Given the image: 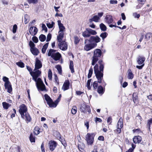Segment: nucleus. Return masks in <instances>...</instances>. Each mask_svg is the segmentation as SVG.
Returning <instances> with one entry per match:
<instances>
[{
    "label": "nucleus",
    "instance_id": "f257e3e1",
    "mask_svg": "<svg viewBox=\"0 0 152 152\" xmlns=\"http://www.w3.org/2000/svg\"><path fill=\"white\" fill-rule=\"evenodd\" d=\"M41 72L39 70H36L32 72H30V75L32 77V79L36 82L37 87L39 91H46L45 86L43 81L40 78H37L40 76Z\"/></svg>",
    "mask_w": 152,
    "mask_h": 152
},
{
    "label": "nucleus",
    "instance_id": "f03ea898",
    "mask_svg": "<svg viewBox=\"0 0 152 152\" xmlns=\"http://www.w3.org/2000/svg\"><path fill=\"white\" fill-rule=\"evenodd\" d=\"M100 64L99 69L98 68V65L96 64L94 66V70L96 77L99 83H101L103 79V71L104 68V64L101 60L99 61Z\"/></svg>",
    "mask_w": 152,
    "mask_h": 152
},
{
    "label": "nucleus",
    "instance_id": "7ed1b4c3",
    "mask_svg": "<svg viewBox=\"0 0 152 152\" xmlns=\"http://www.w3.org/2000/svg\"><path fill=\"white\" fill-rule=\"evenodd\" d=\"M48 56L51 57L56 61H59L61 57V55L56 50L50 49L49 50Z\"/></svg>",
    "mask_w": 152,
    "mask_h": 152
},
{
    "label": "nucleus",
    "instance_id": "20e7f679",
    "mask_svg": "<svg viewBox=\"0 0 152 152\" xmlns=\"http://www.w3.org/2000/svg\"><path fill=\"white\" fill-rule=\"evenodd\" d=\"M102 51L100 49H96L94 52V55L92 57V65H94L100 58L102 55Z\"/></svg>",
    "mask_w": 152,
    "mask_h": 152
},
{
    "label": "nucleus",
    "instance_id": "39448f33",
    "mask_svg": "<svg viewBox=\"0 0 152 152\" xmlns=\"http://www.w3.org/2000/svg\"><path fill=\"white\" fill-rule=\"evenodd\" d=\"M3 80L5 82L4 86L6 89H7V91L9 93H11L12 91V88L11 83L7 77L4 76L2 78Z\"/></svg>",
    "mask_w": 152,
    "mask_h": 152
},
{
    "label": "nucleus",
    "instance_id": "423d86ee",
    "mask_svg": "<svg viewBox=\"0 0 152 152\" xmlns=\"http://www.w3.org/2000/svg\"><path fill=\"white\" fill-rule=\"evenodd\" d=\"M95 134L93 133H87L85 136L86 140L88 145H92L94 142Z\"/></svg>",
    "mask_w": 152,
    "mask_h": 152
},
{
    "label": "nucleus",
    "instance_id": "0eeeda50",
    "mask_svg": "<svg viewBox=\"0 0 152 152\" xmlns=\"http://www.w3.org/2000/svg\"><path fill=\"white\" fill-rule=\"evenodd\" d=\"M88 40L87 39H86L85 40L84 43L86 44L85 45L84 49L87 51H89L91 49L95 47L97 45V44L96 43H90L88 44H86L87 41Z\"/></svg>",
    "mask_w": 152,
    "mask_h": 152
},
{
    "label": "nucleus",
    "instance_id": "6e6552de",
    "mask_svg": "<svg viewBox=\"0 0 152 152\" xmlns=\"http://www.w3.org/2000/svg\"><path fill=\"white\" fill-rule=\"evenodd\" d=\"M27 108L25 105H20V106L18 111L23 118H24V114L27 113Z\"/></svg>",
    "mask_w": 152,
    "mask_h": 152
},
{
    "label": "nucleus",
    "instance_id": "1a4fd4ad",
    "mask_svg": "<svg viewBox=\"0 0 152 152\" xmlns=\"http://www.w3.org/2000/svg\"><path fill=\"white\" fill-rule=\"evenodd\" d=\"M101 39L98 36H91L89 38L88 41L90 43L95 42V43L96 44L100 41Z\"/></svg>",
    "mask_w": 152,
    "mask_h": 152
},
{
    "label": "nucleus",
    "instance_id": "9d476101",
    "mask_svg": "<svg viewBox=\"0 0 152 152\" xmlns=\"http://www.w3.org/2000/svg\"><path fill=\"white\" fill-rule=\"evenodd\" d=\"M117 132L118 133H120L121 132V129L123 127V120L121 118H119L117 124Z\"/></svg>",
    "mask_w": 152,
    "mask_h": 152
},
{
    "label": "nucleus",
    "instance_id": "9b49d317",
    "mask_svg": "<svg viewBox=\"0 0 152 152\" xmlns=\"http://www.w3.org/2000/svg\"><path fill=\"white\" fill-rule=\"evenodd\" d=\"M58 47L61 50H65L67 48V45L64 41L59 43L58 44Z\"/></svg>",
    "mask_w": 152,
    "mask_h": 152
},
{
    "label": "nucleus",
    "instance_id": "f8f14e48",
    "mask_svg": "<svg viewBox=\"0 0 152 152\" xmlns=\"http://www.w3.org/2000/svg\"><path fill=\"white\" fill-rule=\"evenodd\" d=\"M29 31L30 34L32 36H35L37 32L38 29L36 27L32 26L30 27Z\"/></svg>",
    "mask_w": 152,
    "mask_h": 152
},
{
    "label": "nucleus",
    "instance_id": "ddd939ff",
    "mask_svg": "<svg viewBox=\"0 0 152 152\" xmlns=\"http://www.w3.org/2000/svg\"><path fill=\"white\" fill-rule=\"evenodd\" d=\"M80 108L81 111L83 113H85L87 111L88 112H90V107L89 105H81Z\"/></svg>",
    "mask_w": 152,
    "mask_h": 152
},
{
    "label": "nucleus",
    "instance_id": "4468645a",
    "mask_svg": "<svg viewBox=\"0 0 152 152\" xmlns=\"http://www.w3.org/2000/svg\"><path fill=\"white\" fill-rule=\"evenodd\" d=\"M42 66V64L41 61L37 59L35 63V68L34 71L38 70L39 69L41 68Z\"/></svg>",
    "mask_w": 152,
    "mask_h": 152
},
{
    "label": "nucleus",
    "instance_id": "2eb2a0df",
    "mask_svg": "<svg viewBox=\"0 0 152 152\" xmlns=\"http://www.w3.org/2000/svg\"><path fill=\"white\" fill-rule=\"evenodd\" d=\"M49 148L50 150L53 151L56 146V143L54 141H51L49 142Z\"/></svg>",
    "mask_w": 152,
    "mask_h": 152
},
{
    "label": "nucleus",
    "instance_id": "dca6fc26",
    "mask_svg": "<svg viewBox=\"0 0 152 152\" xmlns=\"http://www.w3.org/2000/svg\"><path fill=\"white\" fill-rule=\"evenodd\" d=\"M105 21L108 24L112 23L113 21L112 16L110 15H107L105 18Z\"/></svg>",
    "mask_w": 152,
    "mask_h": 152
},
{
    "label": "nucleus",
    "instance_id": "f3484780",
    "mask_svg": "<svg viewBox=\"0 0 152 152\" xmlns=\"http://www.w3.org/2000/svg\"><path fill=\"white\" fill-rule=\"evenodd\" d=\"M145 58L141 56H139L137 59V62L138 64L141 65L144 64V62L145 60Z\"/></svg>",
    "mask_w": 152,
    "mask_h": 152
},
{
    "label": "nucleus",
    "instance_id": "a211bd4d",
    "mask_svg": "<svg viewBox=\"0 0 152 152\" xmlns=\"http://www.w3.org/2000/svg\"><path fill=\"white\" fill-rule=\"evenodd\" d=\"M44 96L48 104H53L52 100L48 94H45Z\"/></svg>",
    "mask_w": 152,
    "mask_h": 152
},
{
    "label": "nucleus",
    "instance_id": "6ab92c4d",
    "mask_svg": "<svg viewBox=\"0 0 152 152\" xmlns=\"http://www.w3.org/2000/svg\"><path fill=\"white\" fill-rule=\"evenodd\" d=\"M142 139V138L140 136H136L134 137L133 141L134 143H137L140 142Z\"/></svg>",
    "mask_w": 152,
    "mask_h": 152
},
{
    "label": "nucleus",
    "instance_id": "aec40b11",
    "mask_svg": "<svg viewBox=\"0 0 152 152\" xmlns=\"http://www.w3.org/2000/svg\"><path fill=\"white\" fill-rule=\"evenodd\" d=\"M57 23L60 31H64L65 29L63 25L61 23L60 20H58Z\"/></svg>",
    "mask_w": 152,
    "mask_h": 152
},
{
    "label": "nucleus",
    "instance_id": "412c9836",
    "mask_svg": "<svg viewBox=\"0 0 152 152\" xmlns=\"http://www.w3.org/2000/svg\"><path fill=\"white\" fill-rule=\"evenodd\" d=\"M64 31H59L58 32L59 35L57 37V39L59 42H60L62 39L63 38L64 35Z\"/></svg>",
    "mask_w": 152,
    "mask_h": 152
},
{
    "label": "nucleus",
    "instance_id": "4be33fe9",
    "mask_svg": "<svg viewBox=\"0 0 152 152\" xmlns=\"http://www.w3.org/2000/svg\"><path fill=\"white\" fill-rule=\"evenodd\" d=\"M69 82L68 80L66 81L64 83L62 88L64 91L68 89L69 88Z\"/></svg>",
    "mask_w": 152,
    "mask_h": 152
},
{
    "label": "nucleus",
    "instance_id": "5701e85b",
    "mask_svg": "<svg viewBox=\"0 0 152 152\" xmlns=\"http://www.w3.org/2000/svg\"><path fill=\"white\" fill-rule=\"evenodd\" d=\"M100 19V18L97 15H94L93 18L90 19L89 20V22H91L94 21L96 22H97Z\"/></svg>",
    "mask_w": 152,
    "mask_h": 152
},
{
    "label": "nucleus",
    "instance_id": "b1692460",
    "mask_svg": "<svg viewBox=\"0 0 152 152\" xmlns=\"http://www.w3.org/2000/svg\"><path fill=\"white\" fill-rule=\"evenodd\" d=\"M92 152H104V151L102 148H101L99 149V147L95 145L94 146V149L92 151Z\"/></svg>",
    "mask_w": 152,
    "mask_h": 152
},
{
    "label": "nucleus",
    "instance_id": "393cba45",
    "mask_svg": "<svg viewBox=\"0 0 152 152\" xmlns=\"http://www.w3.org/2000/svg\"><path fill=\"white\" fill-rule=\"evenodd\" d=\"M142 121L141 117L139 115L136 116V124L138 126L141 124V121Z\"/></svg>",
    "mask_w": 152,
    "mask_h": 152
},
{
    "label": "nucleus",
    "instance_id": "a878e982",
    "mask_svg": "<svg viewBox=\"0 0 152 152\" xmlns=\"http://www.w3.org/2000/svg\"><path fill=\"white\" fill-rule=\"evenodd\" d=\"M24 114L25 117L24 119H26V121L27 122V123H28V122L31 121V118L29 114L28 113H26Z\"/></svg>",
    "mask_w": 152,
    "mask_h": 152
},
{
    "label": "nucleus",
    "instance_id": "bb28decb",
    "mask_svg": "<svg viewBox=\"0 0 152 152\" xmlns=\"http://www.w3.org/2000/svg\"><path fill=\"white\" fill-rule=\"evenodd\" d=\"M132 99L134 103L137 104L138 102L137 94L134 93L132 95Z\"/></svg>",
    "mask_w": 152,
    "mask_h": 152
},
{
    "label": "nucleus",
    "instance_id": "cd10ccee",
    "mask_svg": "<svg viewBox=\"0 0 152 152\" xmlns=\"http://www.w3.org/2000/svg\"><path fill=\"white\" fill-rule=\"evenodd\" d=\"M30 50L32 53L34 55L37 56L38 55L39 53L38 49L35 48L30 49Z\"/></svg>",
    "mask_w": 152,
    "mask_h": 152
},
{
    "label": "nucleus",
    "instance_id": "c85d7f7f",
    "mask_svg": "<svg viewBox=\"0 0 152 152\" xmlns=\"http://www.w3.org/2000/svg\"><path fill=\"white\" fill-rule=\"evenodd\" d=\"M82 35L84 37H89L90 36L89 31L88 28H86V30L83 33Z\"/></svg>",
    "mask_w": 152,
    "mask_h": 152
},
{
    "label": "nucleus",
    "instance_id": "c756f323",
    "mask_svg": "<svg viewBox=\"0 0 152 152\" xmlns=\"http://www.w3.org/2000/svg\"><path fill=\"white\" fill-rule=\"evenodd\" d=\"M127 77L128 79H132L133 77V75L130 69L128 70Z\"/></svg>",
    "mask_w": 152,
    "mask_h": 152
},
{
    "label": "nucleus",
    "instance_id": "7c9ffc66",
    "mask_svg": "<svg viewBox=\"0 0 152 152\" xmlns=\"http://www.w3.org/2000/svg\"><path fill=\"white\" fill-rule=\"evenodd\" d=\"M48 43H47L43 46L42 49V52L43 53H45L46 50L48 47Z\"/></svg>",
    "mask_w": 152,
    "mask_h": 152
},
{
    "label": "nucleus",
    "instance_id": "2f4dec72",
    "mask_svg": "<svg viewBox=\"0 0 152 152\" xmlns=\"http://www.w3.org/2000/svg\"><path fill=\"white\" fill-rule=\"evenodd\" d=\"M73 62L72 61H70L69 69L71 71V72L73 73L74 72V70L73 68Z\"/></svg>",
    "mask_w": 152,
    "mask_h": 152
},
{
    "label": "nucleus",
    "instance_id": "473e14b6",
    "mask_svg": "<svg viewBox=\"0 0 152 152\" xmlns=\"http://www.w3.org/2000/svg\"><path fill=\"white\" fill-rule=\"evenodd\" d=\"M104 90L103 87L100 86H99L97 89V91L98 93L99 94H102L104 92Z\"/></svg>",
    "mask_w": 152,
    "mask_h": 152
},
{
    "label": "nucleus",
    "instance_id": "72a5a7b5",
    "mask_svg": "<svg viewBox=\"0 0 152 152\" xmlns=\"http://www.w3.org/2000/svg\"><path fill=\"white\" fill-rule=\"evenodd\" d=\"M46 25L47 27L49 28H53L55 25V23L53 21L47 23Z\"/></svg>",
    "mask_w": 152,
    "mask_h": 152
},
{
    "label": "nucleus",
    "instance_id": "f704fd0d",
    "mask_svg": "<svg viewBox=\"0 0 152 152\" xmlns=\"http://www.w3.org/2000/svg\"><path fill=\"white\" fill-rule=\"evenodd\" d=\"M89 31L90 35H95L97 34V32L95 30H93L90 28H87Z\"/></svg>",
    "mask_w": 152,
    "mask_h": 152
},
{
    "label": "nucleus",
    "instance_id": "c9c22d12",
    "mask_svg": "<svg viewBox=\"0 0 152 152\" xmlns=\"http://www.w3.org/2000/svg\"><path fill=\"white\" fill-rule=\"evenodd\" d=\"M40 132L39 131V129L38 126H36L34 130V134L36 135H37L39 134Z\"/></svg>",
    "mask_w": 152,
    "mask_h": 152
},
{
    "label": "nucleus",
    "instance_id": "e433bc0d",
    "mask_svg": "<svg viewBox=\"0 0 152 152\" xmlns=\"http://www.w3.org/2000/svg\"><path fill=\"white\" fill-rule=\"evenodd\" d=\"M99 26L101 29L103 31H105L106 30L107 28L106 26L103 23H101L100 24Z\"/></svg>",
    "mask_w": 152,
    "mask_h": 152
},
{
    "label": "nucleus",
    "instance_id": "4c0bfd02",
    "mask_svg": "<svg viewBox=\"0 0 152 152\" xmlns=\"http://www.w3.org/2000/svg\"><path fill=\"white\" fill-rule=\"evenodd\" d=\"M108 35L107 33L106 32H104L101 34L100 36L102 38V39L104 40L105 38Z\"/></svg>",
    "mask_w": 152,
    "mask_h": 152
},
{
    "label": "nucleus",
    "instance_id": "58836bf2",
    "mask_svg": "<svg viewBox=\"0 0 152 152\" xmlns=\"http://www.w3.org/2000/svg\"><path fill=\"white\" fill-rule=\"evenodd\" d=\"M39 40L41 42H44L46 39V36L43 34H41L39 37Z\"/></svg>",
    "mask_w": 152,
    "mask_h": 152
},
{
    "label": "nucleus",
    "instance_id": "ea45409f",
    "mask_svg": "<svg viewBox=\"0 0 152 152\" xmlns=\"http://www.w3.org/2000/svg\"><path fill=\"white\" fill-rule=\"evenodd\" d=\"M55 67L58 70L59 73L61 74L62 72V68L61 66L60 65H56Z\"/></svg>",
    "mask_w": 152,
    "mask_h": 152
},
{
    "label": "nucleus",
    "instance_id": "a19ab883",
    "mask_svg": "<svg viewBox=\"0 0 152 152\" xmlns=\"http://www.w3.org/2000/svg\"><path fill=\"white\" fill-rule=\"evenodd\" d=\"M93 69L91 67L90 68L88 75V78H89L91 77L93 72Z\"/></svg>",
    "mask_w": 152,
    "mask_h": 152
},
{
    "label": "nucleus",
    "instance_id": "79ce46f5",
    "mask_svg": "<svg viewBox=\"0 0 152 152\" xmlns=\"http://www.w3.org/2000/svg\"><path fill=\"white\" fill-rule=\"evenodd\" d=\"M74 42L75 44H77L79 42L80 39L77 36H75L74 37Z\"/></svg>",
    "mask_w": 152,
    "mask_h": 152
},
{
    "label": "nucleus",
    "instance_id": "37998d69",
    "mask_svg": "<svg viewBox=\"0 0 152 152\" xmlns=\"http://www.w3.org/2000/svg\"><path fill=\"white\" fill-rule=\"evenodd\" d=\"M17 65L18 66H19L23 68L24 67V64L21 62H18L16 63Z\"/></svg>",
    "mask_w": 152,
    "mask_h": 152
},
{
    "label": "nucleus",
    "instance_id": "c03bdc74",
    "mask_svg": "<svg viewBox=\"0 0 152 152\" xmlns=\"http://www.w3.org/2000/svg\"><path fill=\"white\" fill-rule=\"evenodd\" d=\"M29 139L31 142H34L35 141V137L33 136L32 134H31L30 135Z\"/></svg>",
    "mask_w": 152,
    "mask_h": 152
},
{
    "label": "nucleus",
    "instance_id": "a18cd8bd",
    "mask_svg": "<svg viewBox=\"0 0 152 152\" xmlns=\"http://www.w3.org/2000/svg\"><path fill=\"white\" fill-rule=\"evenodd\" d=\"M27 1L29 4H36L38 2V0H27Z\"/></svg>",
    "mask_w": 152,
    "mask_h": 152
},
{
    "label": "nucleus",
    "instance_id": "49530a36",
    "mask_svg": "<svg viewBox=\"0 0 152 152\" xmlns=\"http://www.w3.org/2000/svg\"><path fill=\"white\" fill-rule=\"evenodd\" d=\"M48 76L49 79L50 80H51L52 78V72L51 70L50 69H49L48 71Z\"/></svg>",
    "mask_w": 152,
    "mask_h": 152
},
{
    "label": "nucleus",
    "instance_id": "de8ad7c7",
    "mask_svg": "<svg viewBox=\"0 0 152 152\" xmlns=\"http://www.w3.org/2000/svg\"><path fill=\"white\" fill-rule=\"evenodd\" d=\"M152 124V118L149 119L148 121L147 126L148 127V129H150V126Z\"/></svg>",
    "mask_w": 152,
    "mask_h": 152
},
{
    "label": "nucleus",
    "instance_id": "09e8293b",
    "mask_svg": "<svg viewBox=\"0 0 152 152\" xmlns=\"http://www.w3.org/2000/svg\"><path fill=\"white\" fill-rule=\"evenodd\" d=\"M77 108L75 107H73L71 110L72 113L73 114H75L77 112Z\"/></svg>",
    "mask_w": 152,
    "mask_h": 152
},
{
    "label": "nucleus",
    "instance_id": "8fccbe9b",
    "mask_svg": "<svg viewBox=\"0 0 152 152\" xmlns=\"http://www.w3.org/2000/svg\"><path fill=\"white\" fill-rule=\"evenodd\" d=\"M29 45L31 48L30 49H32L35 48V44L31 41H30L29 42Z\"/></svg>",
    "mask_w": 152,
    "mask_h": 152
},
{
    "label": "nucleus",
    "instance_id": "3c124183",
    "mask_svg": "<svg viewBox=\"0 0 152 152\" xmlns=\"http://www.w3.org/2000/svg\"><path fill=\"white\" fill-rule=\"evenodd\" d=\"M33 41L35 43H37L38 42V38L36 36H34L32 38Z\"/></svg>",
    "mask_w": 152,
    "mask_h": 152
},
{
    "label": "nucleus",
    "instance_id": "603ef678",
    "mask_svg": "<svg viewBox=\"0 0 152 152\" xmlns=\"http://www.w3.org/2000/svg\"><path fill=\"white\" fill-rule=\"evenodd\" d=\"M133 15L135 18H139L140 17V14H137L136 12L133 13Z\"/></svg>",
    "mask_w": 152,
    "mask_h": 152
},
{
    "label": "nucleus",
    "instance_id": "864d4df0",
    "mask_svg": "<svg viewBox=\"0 0 152 152\" xmlns=\"http://www.w3.org/2000/svg\"><path fill=\"white\" fill-rule=\"evenodd\" d=\"M17 28V25L16 24H15L13 26L12 30V32L14 33L16 32Z\"/></svg>",
    "mask_w": 152,
    "mask_h": 152
},
{
    "label": "nucleus",
    "instance_id": "5fc2aeb1",
    "mask_svg": "<svg viewBox=\"0 0 152 152\" xmlns=\"http://www.w3.org/2000/svg\"><path fill=\"white\" fill-rule=\"evenodd\" d=\"M98 82L99 83V82L98 81H95L94 82V83H93V86L94 88L95 89H96L98 86Z\"/></svg>",
    "mask_w": 152,
    "mask_h": 152
},
{
    "label": "nucleus",
    "instance_id": "6e6d98bb",
    "mask_svg": "<svg viewBox=\"0 0 152 152\" xmlns=\"http://www.w3.org/2000/svg\"><path fill=\"white\" fill-rule=\"evenodd\" d=\"M91 79L88 80L87 81V86L88 88L89 89H90V83L91 82Z\"/></svg>",
    "mask_w": 152,
    "mask_h": 152
},
{
    "label": "nucleus",
    "instance_id": "4d7b16f0",
    "mask_svg": "<svg viewBox=\"0 0 152 152\" xmlns=\"http://www.w3.org/2000/svg\"><path fill=\"white\" fill-rule=\"evenodd\" d=\"M51 38V34L49 33L48 34L47 36V39L46 40L47 42H48L50 41V40Z\"/></svg>",
    "mask_w": 152,
    "mask_h": 152
},
{
    "label": "nucleus",
    "instance_id": "13d9d810",
    "mask_svg": "<svg viewBox=\"0 0 152 152\" xmlns=\"http://www.w3.org/2000/svg\"><path fill=\"white\" fill-rule=\"evenodd\" d=\"M42 28L43 30H44L45 31V32H47L48 31L47 28L46 26L45 25L43 24L42 25Z\"/></svg>",
    "mask_w": 152,
    "mask_h": 152
},
{
    "label": "nucleus",
    "instance_id": "bf43d9fd",
    "mask_svg": "<svg viewBox=\"0 0 152 152\" xmlns=\"http://www.w3.org/2000/svg\"><path fill=\"white\" fill-rule=\"evenodd\" d=\"M110 4H115L117 3V1L116 0H111L110 1Z\"/></svg>",
    "mask_w": 152,
    "mask_h": 152
},
{
    "label": "nucleus",
    "instance_id": "052dcab7",
    "mask_svg": "<svg viewBox=\"0 0 152 152\" xmlns=\"http://www.w3.org/2000/svg\"><path fill=\"white\" fill-rule=\"evenodd\" d=\"M84 125L85 126L87 127V129H88L89 128V122L88 121H85L84 122Z\"/></svg>",
    "mask_w": 152,
    "mask_h": 152
},
{
    "label": "nucleus",
    "instance_id": "680f3d73",
    "mask_svg": "<svg viewBox=\"0 0 152 152\" xmlns=\"http://www.w3.org/2000/svg\"><path fill=\"white\" fill-rule=\"evenodd\" d=\"M112 118L111 117H109L107 119V122L108 123H110L109 124H110L112 121Z\"/></svg>",
    "mask_w": 152,
    "mask_h": 152
},
{
    "label": "nucleus",
    "instance_id": "e2e57ef3",
    "mask_svg": "<svg viewBox=\"0 0 152 152\" xmlns=\"http://www.w3.org/2000/svg\"><path fill=\"white\" fill-rule=\"evenodd\" d=\"M95 121L96 123L100 122L102 121V120L99 118L96 117L95 118Z\"/></svg>",
    "mask_w": 152,
    "mask_h": 152
},
{
    "label": "nucleus",
    "instance_id": "0e129e2a",
    "mask_svg": "<svg viewBox=\"0 0 152 152\" xmlns=\"http://www.w3.org/2000/svg\"><path fill=\"white\" fill-rule=\"evenodd\" d=\"M141 65L140 66H138L137 65L136 66V68L139 69H142V67L144 65V64H141Z\"/></svg>",
    "mask_w": 152,
    "mask_h": 152
},
{
    "label": "nucleus",
    "instance_id": "69168bd1",
    "mask_svg": "<svg viewBox=\"0 0 152 152\" xmlns=\"http://www.w3.org/2000/svg\"><path fill=\"white\" fill-rule=\"evenodd\" d=\"M60 99L59 98H57V99L55 101L54 103H53V104H57L60 101Z\"/></svg>",
    "mask_w": 152,
    "mask_h": 152
},
{
    "label": "nucleus",
    "instance_id": "338daca9",
    "mask_svg": "<svg viewBox=\"0 0 152 152\" xmlns=\"http://www.w3.org/2000/svg\"><path fill=\"white\" fill-rule=\"evenodd\" d=\"M147 98L150 100L152 101V94H151L147 96Z\"/></svg>",
    "mask_w": 152,
    "mask_h": 152
},
{
    "label": "nucleus",
    "instance_id": "774afa93",
    "mask_svg": "<svg viewBox=\"0 0 152 152\" xmlns=\"http://www.w3.org/2000/svg\"><path fill=\"white\" fill-rule=\"evenodd\" d=\"M98 139L99 140L103 141L104 140V137L103 136H100L98 137Z\"/></svg>",
    "mask_w": 152,
    "mask_h": 152
}]
</instances>
